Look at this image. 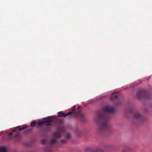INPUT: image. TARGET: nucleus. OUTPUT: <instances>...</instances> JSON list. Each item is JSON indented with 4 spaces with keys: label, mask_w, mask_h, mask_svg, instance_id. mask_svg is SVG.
Masks as SVG:
<instances>
[{
    "label": "nucleus",
    "mask_w": 152,
    "mask_h": 152,
    "mask_svg": "<svg viewBox=\"0 0 152 152\" xmlns=\"http://www.w3.org/2000/svg\"><path fill=\"white\" fill-rule=\"evenodd\" d=\"M32 130H33L32 128H30L28 129L27 130V131L28 132H31L32 131Z\"/></svg>",
    "instance_id": "16"
},
{
    "label": "nucleus",
    "mask_w": 152,
    "mask_h": 152,
    "mask_svg": "<svg viewBox=\"0 0 152 152\" xmlns=\"http://www.w3.org/2000/svg\"><path fill=\"white\" fill-rule=\"evenodd\" d=\"M61 142L62 143H66V141L64 139H62L61 140Z\"/></svg>",
    "instance_id": "17"
},
{
    "label": "nucleus",
    "mask_w": 152,
    "mask_h": 152,
    "mask_svg": "<svg viewBox=\"0 0 152 152\" xmlns=\"http://www.w3.org/2000/svg\"><path fill=\"white\" fill-rule=\"evenodd\" d=\"M101 152H102V151H101Z\"/></svg>",
    "instance_id": "19"
},
{
    "label": "nucleus",
    "mask_w": 152,
    "mask_h": 152,
    "mask_svg": "<svg viewBox=\"0 0 152 152\" xmlns=\"http://www.w3.org/2000/svg\"><path fill=\"white\" fill-rule=\"evenodd\" d=\"M0 152H6V149L5 147L0 146Z\"/></svg>",
    "instance_id": "13"
},
{
    "label": "nucleus",
    "mask_w": 152,
    "mask_h": 152,
    "mask_svg": "<svg viewBox=\"0 0 152 152\" xmlns=\"http://www.w3.org/2000/svg\"><path fill=\"white\" fill-rule=\"evenodd\" d=\"M16 130H13L8 134V136L10 138L18 139L20 136L19 132H16Z\"/></svg>",
    "instance_id": "6"
},
{
    "label": "nucleus",
    "mask_w": 152,
    "mask_h": 152,
    "mask_svg": "<svg viewBox=\"0 0 152 152\" xmlns=\"http://www.w3.org/2000/svg\"><path fill=\"white\" fill-rule=\"evenodd\" d=\"M37 124V123L35 121H32L31 124V127H33L36 124Z\"/></svg>",
    "instance_id": "14"
},
{
    "label": "nucleus",
    "mask_w": 152,
    "mask_h": 152,
    "mask_svg": "<svg viewBox=\"0 0 152 152\" xmlns=\"http://www.w3.org/2000/svg\"><path fill=\"white\" fill-rule=\"evenodd\" d=\"M104 148L105 150L111 149L113 148V147L112 145H105L104 146Z\"/></svg>",
    "instance_id": "10"
},
{
    "label": "nucleus",
    "mask_w": 152,
    "mask_h": 152,
    "mask_svg": "<svg viewBox=\"0 0 152 152\" xmlns=\"http://www.w3.org/2000/svg\"><path fill=\"white\" fill-rule=\"evenodd\" d=\"M137 96L139 99H149L151 98V95L148 92H144L142 90L138 91L137 94Z\"/></svg>",
    "instance_id": "4"
},
{
    "label": "nucleus",
    "mask_w": 152,
    "mask_h": 152,
    "mask_svg": "<svg viewBox=\"0 0 152 152\" xmlns=\"http://www.w3.org/2000/svg\"><path fill=\"white\" fill-rule=\"evenodd\" d=\"M115 110L112 106L107 105L103 107V111L97 112L96 122L98 127L99 133L102 134L104 132L109 129L108 120L111 118L109 113H113Z\"/></svg>",
    "instance_id": "1"
},
{
    "label": "nucleus",
    "mask_w": 152,
    "mask_h": 152,
    "mask_svg": "<svg viewBox=\"0 0 152 152\" xmlns=\"http://www.w3.org/2000/svg\"><path fill=\"white\" fill-rule=\"evenodd\" d=\"M27 127V126L26 125H24L22 127H21L20 126H18L16 128L18 130H21L26 128Z\"/></svg>",
    "instance_id": "11"
},
{
    "label": "nucleus",
    "mask_w": 152,
    "mask_h": 152,
    "mask_svg": "<svg viewBox=\"0 0 152 152\" xmlns=\"http://www.w3.org/2000/svg\"><path fill=\"white\" fill-rule=\"evenodd\" d=\"M65 138L67 140L71 138V134L69 133H67L65 135Z\"/></svg>",
    "instance_id": "12"
},
{
    "label": "nucleus",
    "mask_w": 152,
    "mask_h": 152,
    "mask_svg": "<svg viewBox=\"0 0 152 152\" xmlns=\"http://www.w3.org/2000/svg\"><path fill=\"white\" fill-rule=\"evenodd\" d=\"M82 108L79 107L75 111L73 112H69L68 114H66L62 111H60L58 113V116L59 117H66L68 116H69L70 118H72L74 117H79L81 119H83L84 115L82 113Z\"/></svg>",
    "instance_id": "2"
},
{
    "label": "nucleus",
    "mask_w": 152,
    "mask_h": 152,
    "mask_svg": "<svg viewBox=\"0 0 152 152\" xmlns=\"http://www.w3.org/2000/svg\"><path fill=\"white\" fill-rule=\"evenodd\" d=\"M120 95V94L118 92H113L110 98V99H117Z\"/></svg>",
    "instance_id": "8"
},
{
    "label": "nucleus",
    "mask_w": 152,
    "mask_h": 152,
    "mask_svg": "<svg viewBox=\"0 0 152 152\" xmlns=\"http://www.w3.org/2000/svg\"><path fill=\"white\" fill-rule=\"evenodd\" d=\"M44 151L45 152H52V148L49 146L46 147L44 148Z\"/></svg>",
    "instance_id": "9"
},
{
    "label": "nucleus",
    "mask_w": 152,
    "mask_h": 152,
    "mask_svg": "<svg viewBox=\"0 0 152 152\" xmlns=\"http://www.w3.org/2000/svg\"><path fill=\"white\" fill-rule=\"evenodd\" d=\"M47 142V141L46 139H43L42 141V144H45Z\"/></svg>",
    "instance_id": "15"
},
{
    "label": "nucleus",
    "mask_w": 152,
    "mask_h": 152,
    "mask_svg": "<svg viewBox=\"0 0 152 152\" xmlns=\"http://www.w3.org/2000/svg\"><path fill=\"white\" fill-rule=\"evenodd\" d=\"M45 120H46V121H44V122L42 121L39 122L38 123H37V124H38L39 126H41L44 125V123H45V125L48 126H50L51 125V124L50 123L51 122V121H49L50 119L49 118H46L44 119Z\"/></svg>",
    "instance_id": "7"
},
{
    "label": "nucleus",
    "mask_w": 152,
    "mask_h": 152,
    "mask_svg": "<svg viewBox=\"0 0 152 152\" xmlns=\"http://www.w3.org/2000/svg\"><path fill=\"white\" fill-rule=\"evenodd\" d=\"M65 129L64 128H61L57 131L54 133L53 138L51 139L49 142L50 145H53L56 144L58 142V138L61 137L62 133L65 132Z\"/></svg>",
    "instance_id": "3"
},
{
    "label": "nucleus",
    "mask_w": 152,
    "mask_h": 152,
    "mask_svg": "<svg viewBox=\"0 0 152 152\" xmlns=\"http://www.w3.org/2000/svg\"><path fill=\"white\" fill-rule=\"evenodd\" d=\"M129 112H130V113H132V110H129Z\"/></svg>",
    "instance_id": "18"
},
{
    "label": "nucleus",
    "mask_w": 152,
    "mask_h": 152,
    "mask_svg": "<svg viewBox=\"0 0 152 152\" xmlns=\"http://www.w3.org/2000/svg\"><path fill=\"white\" fill-rule=\"evenodd\" d=\"M145 120L144 117L139 112H137L134 113L133 117V120L135 122H142Z\"/></svg>",
    "instance_id": "5"
}]
</instances>
